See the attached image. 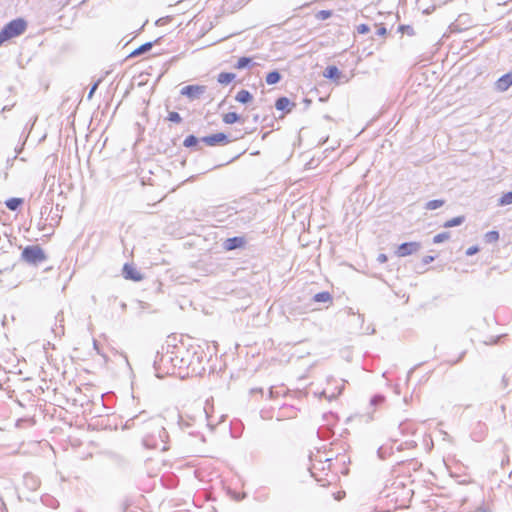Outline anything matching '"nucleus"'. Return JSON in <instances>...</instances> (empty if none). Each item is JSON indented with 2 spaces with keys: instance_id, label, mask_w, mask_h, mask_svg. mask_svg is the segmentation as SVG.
<instances>
[{
  "instance_id": "1",
  "label": "nucleus",
  "mask_w": 512,
  "mask_h": 512,
  "mask_svg": "<svg viewBox=\"0 0 512 512\" xmlns=\"http://www.w3.org/2000/svg\"><path fill=\"white\" fill-rule=\"evenodd\" d=\"M151 425L154 427V431L147 435L144 438V443L147 446H152L153 448H159L160 444H162L161 449L166 450V441L168 439V433L162 422L159 419L153 420Z\"/></svg>"
},
{
  "instance_id": "2",
  "label": "nucleus",
  "mask_w": 512,
  "mask_h": 512,
  "mask_svg": "<svg viewBox=\"0 0 512 512\" xmlns=\"http://www.w3.org/2000/svg\"><path fill=\"white\" fill-rule=\"evenodd\" d=\"M26 29L27 22L23 18L10 21L0 31V46L8 40L22 35Z\"/></svg>"
},
{
  "instance_id": "3",
  "label": "nucleus",
  "mask_w": 512,
  "mask_h": 512,
  "mask_svg": "<svg viewBox=\"0 0 512 512\" xmlns=\"http://www.w3.org/2000/svg\"><path fill=\"white\" fill-rule=\"evenodd\" d=\"M23 261L30 265L37 266L47 260L44 250L39 245L26 246L21 253Z\"/></svg>"
},
{
  "instance_id": "4",
  "label": "nucleus",
  "mask_w": 512,
  "mask_h": 512,
  "mask_svg": "<svg viewBox=\"0 0 512 512\" xmlns=\"http://www.w3.org/2000/svg\"><path fill=\"white\" fill-rule=\"evenodd\" d=\"M202 357V352L198 354L197 352L193 353L192 359L190 361L184 359V358H178L176 356L175 358L169 357V360L173 362V366H178L179 369H190L192 373H200V369L196 367V364H200V359Z\"/></svg>"
},
{
  "instance_id": "5",
  "label": "nucleus",
  "mask_w": 512,
  "mask_h": 512,
  "mask_svg": "<svg viewBox=\"0 0 512 512\" xmlns=\"http://www.w3.org/2000/svg\"><path fill=\"white\" fill-rule=\"evenodd\" d=\"M206 91L203 85H187L180 91L181 95L188 97L190 100L199 99Z\"/></svg>"
},
{
  "instance_id": "6",
  "label": "nucleus",
  "mask_w": 512,
  "mask_h": 512,
  "mask_svg": "<svg viewBox=\"0 0 512 512\" xmlns=\"http://www.w3.org/2000/svg\"><path fill=\"white\" fill-rule=\"evenodd\" d=\"M420 248L421 244L419 242H405L398 246L396 254L398 257H406L417 252Z\"/></svg>"
},
{
  "instance_id": "7",
  "label": "nucleus",
  "mask_w": 512,
  "mask_h": 512,
  "mask_svg": "<svg viewBox=\"0 0 512 512\" xmlns=\"http://www.w3.org/2000/svg\"><path fill=\"white\" fill-rule=\"evenodd\" d=\"M201 142L205 143L208 146H216L220 144H227L230 142V140L228 139V136L225 133L220 132L202 137Z\"/></svg>"
},
{
  "instance_id": "8",
  "label": "nucleus",
  "mask_w": 512,
  "mask_h": 512,
  "mask_svg": "<svg viewBox=\"0 0 512 512\" xmlns=\"http://www.w3.org/2000/svg\"><path fill=\"white\" fill-rule=\"evenodd\" d=\"M324 77L332 80H336L339 78V84L347 82V78L336 66H328L324 73Z\"/></svg>"
},
{
  "instance_id": "9",
  "label": "nucleus",
  "mask_w": 512,
  "mask_h": 512,
  "mask_svg": "<svg viewBox=\"0 0 512 512\" xmlns=\"http://www.w3.org/2000/svg\"><path fill=\"white\" fill-rule=\"evenodd\" d=\"M512 86V71L502 75L495 83V89L505 92Z\"/></svg>"
},
{
  "instance_id": "10",
  "label": "nucleus",
  "mask_w": 512,
  "mask_h": 512,
  "mask_svg": "<svg viewBox=\"0 0 512 512\" xmlns=\"http://www.w3.org/2000/svg\"><path fill=\"white\" fill-rule=\"evenodd\" d=\"M244 244H245V239L243 237L235 236V237L227 238L223 242V248L226 251H231V250H235V249L243 247Z\"/></svg>"
},
{
  "instance_id": "11",
  "label": "nucleus",
  "mask_w": 512,
  "mask_h": 512,
  "mask_svg": "<svg viewBox=\"0 0 512 512\" xmlns=\"http://www.w3.org/2000/svg\"><path fill=\"white\" fill-rule=\"evenodd\" d=\"M123 275L125 279L140 281L143 279L142 274L132 265L126 263L123 266Z\"/></svg>"
},
{
  "instance_id": "12",
  "label": "nucleus",
  "mask_w": 512,
  "mask_h": 512,
  "mask_svg": "<svg viewBox=\"0 0 512 512\" xmlns=\"http://www.w3.org/2000/svg\"><path fill=\"white\" fill-rule=\"evenodd\" d=\"M296 106L295 103L291 102L287 97H279L275 102V107L279 111L290 112L292 108Z\"/></svg>"
},
{
  "instance_id": "13",
  "label": "nucleus",
  "mask_w": 512,
  "mask_h": 512,
  "mask_svg": "<svg viewBox=\"0 0 512 512\" xmlns=\"http://www.w3.org/2000/svg\"><path fill=\"white\" fill-rule=\"evenodd\" d=\"M64 313L63 311H59L55 316V327L52 328V331L55 335L61 336L64 335Z\"/></svg>"
},
{
  "instance_id": "14",
  "label": "nucleus",
  "mask_w": 512,
  "mask_h": 512,
  "mask_svg": "<svg viewBox=\"0 0 512 512\" xmlns=\"http://www.w3.org/2000/svg\"><path fill=\"white\" fill-rule=\"evenodd\" d=\"M24 484L30 490H36L39 487V479L31 473L24 475Z\"/></svg>"
},
{
  "instance_id": "15",
  "label": "nucleus",
  "mask_w": 512,
  "mask_h": 512,
  "mask_svg": "<svg viewBox=\"0 0 512 512\" xmlns=\"http://www.w3.org/2000/svg\"><path fill=\"white\" fill-rule=\"evenodd\" d=\"M253 99V96L252 94L248 91V90H240L236 96H235V100L239 103H242V104H247L249 103L251 100Z\"/></svg>"
},
{
  "instance_id": "16",
  "label": "nucleus",
  "mask_w": 512,
  "mask_h": 512,
  "mask_svg": "<svg viewBox=\"0 0 512 512\" xmlns=\"http://www.w3.org/2000/svg\"><path fill=\"white\" fill-rule=\"evenodd\" d=\"M199 142H201V138H197L195 135H188L185 140L183 141V145L187 148H196V150H199L200 147H198Z\"/></svg>"
},
{
  "instance_id": "17",
  "label": "nucleus",
  "mask_w": 512,
  "mask_h": 512,
  "mask_svg": "<svg viewBox=\"0 0 512 512\" xmlns=\"http://www.w3.org/2000/svg\"><path fill=\"white\" fill-rule=\"evenodd\" d=\"M153 46V43L152 42H146L144 44H142L141 46H139L138 48H136L134 51H132L129 55V57H136V56H139L141 54H144L146 52H148Z\"/></svg>"
},
{
  "instance_id": "18",
  "label": "nucleus",
  "mask_w": 512,
  "mask_h": 512,
  "mask_svg": "<svg viewBox=\"0 0 512 512\" xmlns=\"http://www.w3.org/2000/svg\"><path fill=\"white\" fill-rule=\"evenodd\" d=\"M282 76L277 70H273L266 75L265 81L268 85L277 84L281 80Z\"/></svg>"
},
{
  "instance_id": "19",
  "label": "nucleus",
  "mask_w": 512,
  "mask_h": 512,
  "mask_svg": "<svg viewBox=\"0 0 512 512\" xmlns=\"http://www.w3.org/2000/svg\"><path fill=\"white\" fill-rule=\"evenodd\" d=\"M23 204L22 198H9L5 201L6 207L11 211H16Z\"/></svg>"
},
{
  "instance_id": "20",
  "label": "nucleus",
  "mask_w": 512,
  "mask_h": 512,
  "mask_svg": "<svg viewBox=\"0 0 512 512\" xmlns=\"http://www.w3.org/2000/svg\"><path fill=\"white\" fill-rule=\"evenodd\" d=\"M236 75L230 72H222L218 75L217 81L220 84L227 85L235 79Z\"/></svg>"
},
{
  "instance_id": "21",
  "label": "nucleus",
  "mask_w": 512,
  "mask_h": 512,
  "mask_svg": "<svg viewBox=\"0 0 512 512\" xmlns=\"http://www.w3.org/2000/svg\"><path fill=\"white\" fill-rule=\"evenodd\" d=\"M239 121L244 122V120L235 112H229L223 115V122L225 124H233Z\"/></svg>"
},
{
  "instance_id": "22",
  "label": "nucleus",
  "mask_w": 512,
  "mask_h": 512,
  "mask_svg": "<svg viewBox=\"0 0 512 512\" xmlns=\"http://www.w3.org/2000/svg\"><path fill=\"white\" fill-rule=\"evenodd\" d=\"M313 300L319 303L331 302L332 296L329 292L323 291L314 295Z\"/></svg>"
},
{
  "instance_id": "23",
  "label": "nucleus",
  "mask_w": 512,
  "mask_h": 512,
  "mask_svg": "<svg viewBox=\"0 0 512 512\" xmlns=\"http://www.w3.org/2000/svg\"><path fill=\"white\" fill-rule=\"evenodd\" d=\"M465 221V217L463 215L461 216H457V217H454L448 221H446L444 224H443V227L445 228H451V227H455V226H459L461 224H463Z\"/></svg>"
},
{
  "instance_id": "24",
  "label": "nucleus",
  "mask_w": 512,
  "mask_h": 512,
  "mask_svg": "<svg viewBox=\"0 0 512 512\" xmlns=\"http://www.w3.org/2000/svg\"><path fill=\"white\" fill-rule=\"evenodd\" d=\"M445 201L441 199L430 200L425 204L426 210H435L444 205Z\"/></svg>"
},
{
  "instance_id": "25",
  "label": "nucleus",
  "mask_w": 512,
  "mask_h": 512,
  "mask_svg": "<svg viewBox=\"0 0 512 512\" xmlns=\"http://www.w3.org/2000/svg\"><path fill=\"white\" fill-rule=\"evenodd\" d=\"M252 63V58L250 57H241L238 59L237 63L235 64L236 69H244L248 67Z\"/></svg>"
},
{
  "instance_id": "26",
  "label": "nucleus",
  "mask_w": 512,
  "mask_h": 512,
  "mask_svg": "<svg viewBox=\"0 0 512 512\" xmlns=\"http://www.w3.org/2000/svg\"><path fill=\"white\" fill-rule=\"evenodd\" d=\"M512 204V190L504 193L499 199L500 206H506Z\"/></svg>"
},
{
  "instance_id": "27",
  "label": "nucleus",
  "mask_w": 512,
  "mask_h": 512,
  "mask_svg": "<svg viewBox=\"0 0 512 512\" xmlns=\"http://www.w3.org/2000/svg\"><path fill=\"white\" fill-rule=\"evenodd\" d=\"M450 232H442L433 237V243L434 244H440L450 238Z\"/></svg>"
},
{
  "instance_id": "28",
  "label": "nucleus",
  "mask_w": 512,
  "mask_h": 512,
  "mask_svg": "<svg viewBox=\"0 0 512 512\" xmlns=\"http://www.w3.org/2000/svg\"><path fill=\"white\" fill-rule=\"evenodd\" d=\"M332 16V11L330 10H320L316 13L315 17L317 20L324 21Z\"/></svg>"
},
{
  "instance_id": "29",
  "label": "nucleus",
  "mask_w": 512,
  "mask_h": 512,
  "mask_svg": "<svg viewBox=\"0 0 512 512\" xmlns=\"http://www.w3.org/2000/svg\"><path fill=\"white\" fill-rule=\"evenodd\" d=\"M391 448H388L386 446H381L378 448L377 454L380 459H386L388 455L391 453Z\"/></svg>"
},
{
  "instance_id": "30",
  "label": "nucleus",
  "mask_w": 512,
  "mask_h": 512,
  "mask_svg": "<svg viewBox=\"0 0 512 512\" xmlns=\"http://www.w3.org/2000/svg\"><path fill=\"white\" fill-rule=\"evenodd\" d=\"M167 119L174 123H181V121H182V117L180 116V114L178 112H174V111L170 112L168 114Z\"/></svg>"
},
{
  "instance_id": "31",
  "label": "nucleus",
  "mask_w": 512,
  "mask_h": 512,
  "mask_svg": "<svg viewBox=\"0 0 512 512\" xmlns=\"http://www.w3.org/2000/svg\"><path fill=\"white\" fill-rule=\"evenodd\" d=\"M485 237L487 242H495L499 239V233L497 231H489Z\"/></svg>"
},
{
  "instance_id": "32",
  "label": "nucleus",
  "mask_w": 512,
  "mask_h": 512,
  "mask_svg": "<svg viewBox=\"0 0 512 512\" xmlns=\"http://www.w3.org/2000/svg\"><path fill=\"white\" fill-rule=\"evenodd\" d=\"M385 398L383 395H375L371 398L370 400V404L372 406H377V405H380L384 402Z\"/></svg>"
},
{
  "instance_id": "33",
  "label": "nucleus",
  "mask_w": 512,
  "mask_h": 512,
  "mask_svg": "<svg viewBox=\"0 0 512 512\" xmlns=\"http://www.w3.org/2000/svg\"><path fill=\"white\" fill-rule=\"evenodd\" d=\"M202 413H204V414H205V417H206V419H207V421H208V426L213 427V426H214V423L212 422V420H211V418H210V416H209V414H208V412H207L206 408H203ZM222 421H223V416H221V418H220V420L217 422V424H218V423H220V422H222ZM215 425H216V423H215Z\"/></svg>"
},
{
  "instance_id": "34",
  "label": "nucleus",
  "mask_w": 512,
  "mask_h": 512,
  "mask_svg": "<svg viewBox=\"0 0 512 512\" xmlns=\"http://www.w3.org/2000/svg\"><path fill=\"white\" fill-rule=\"evenodd\" d=\"M370 31V27L367 24H360L357 26V32L359 34H366Z\"/></svg>"
},
{
  "instance_id": "35",
  "label": "nucleus",
  "mask_w": 512,
  "mask_h": 512,
  "mask_svg": "<svg viewBox=\"0 0 512 512\" xmlns=\"http://www.w3.org/2000/svg\"><path fill=\"white\" fill-rule=\"evenodd\" d=\"M99 83H100V80H98L97 82H95V83L91 86V88H90V90H89V93H88V96H87V98H88V99H91V98H92L93 94L95 93V91H96V90H97V88H98Z\"/></svg>"
},
{
  "instance_id": "36",
  "label": "nucleus",
  "mask_w": 512,
  "mask_h": 512,
  "mask_svg": "<svg viewBox=\"0 0 512 512\" xmlns=\"http://www.w3.org/2000/svg\"><path fill=\"white\" fill-rule=\"evenodd\" d=\"M478 251H479L478 246H471L466 250V255L472 256V255L476 254Z\"/></svg>"
},
{
  "instance_id": "37",
  "label": "nucleus",
  "mask_w": 512,
  "mask_h": 512,
  "mask_svg": "<svg viewBox=\"0 0 512 512\" xmlns=\"http://www.w3.org/2000/svg\"><path fill=\"white\" fill-rule=\"evenodd\" d=\"M131 505V501L129 499H125L123 502H122V510L123 512H126L127 509L130 507Z\"/></svg>"
},
{
  "instance_id": "38",
  "label": "nucleus",
  "mask_w": 512,
  "mask_h": 512,
  "mask_svg": "<svg viewBox=\"0 0 512 512\" xmlns=\"http://www.w3.org/2000/svg\"><path fill=\"white\" fill-rule=\"evenodd\" d=\"M432 261H434V257L430 256V255L424 256L422 259V262L424 265H427V264L431 263Z\"/></svg>"
},
{
  "instance_id": "39",
  "label": "nucleus",
  "mask_w": 512,
  "mask_h": 512,
  "mask_svg": "<svg viewBox=\"0 0 512 512\" xmlns=\"http://www.w3.org/2000/svg\"><path fill=\"white\" fill-rule=\"evenodd\" d=\"M386 33H387V29L384 26L378 28V30H377V35H379V36H384V35H386Z\"/></svg>"
},
{
  "instance_id": "40",
  "label": "nucleus",
  "mask_w": 512,
  "mask_h": 512,
  "mask_svg": "<svg viewBox=\"0 0 512 512\" xmlns=\"http://www.w3.org/2000/svg\"><path fill=\"white\" fill-rule=\"evenodd\" d=\"M377 260L380 263H384L387 261V256L385 254H379Z\"/></svg>"
},
{
  "instance_id": "41",
  "label": "nucleus",
  "mask_w": 512,
  "mask_h": 512,
  "mask_svg": "<svg viewBox=\"0 0 512 512\" xmlns=\"http://www.w3.org/2000/svg\"><path fill=\"white\" fill-rule=\"evenodd\" d=\"M401 29L405 30L410 35H412L414 33L413 28L410 26H402Z\"/></svg>"
},
{
  "instance_id": "42",
  "label": "nucleus",
  "mask_w": 512,
  "mask_h": 512,
  "mask_svg": "<svg viewBox=\"0 0 512 512\" xmlns=\"http://www.w3.org/2000/svg\"><path fill=\"white\" fill-rule=\"evenodd\" d=\"M314 469H316V465L315 464H313V466L311 468H309L311 476L314 477L317 481H320L319 479L316 478V475L314 473Z\"/></svg>"
},
{
  "instance_id": "43",
  "label": "nucleus",
  "mask_w": 512,
  "mask_h": 512,
  "mask_svg": "<svg viewBox=\"0 0 512 512\" xmlns=\"http://www.w3.org/2000/svg\"><path fill=\"white\" fill-rule=\"evenodd\" d=\"M345 495L344 492H338L336 495H335V499L336 500H340L342 499V497Z\"/></svg>"
},
{
  "instance_id": "44",
  "label": "nucleus",
  "mask_w": 512,
  "mask_h": 512,
  "mask_svg": "<svg viewBox=\"0 0 512 512\" xmlns=\"http://www.w3.org/2000/svg\"><path fill=\"white\" fill-rule=\"evenodd\" d=\"M500 409H501V412H502V414H503V419H505V414H504V413H505V406H504V405H501V406H500Z\"/></svg>"
},
{
  "instance_id": "45",
  "label": "nucleus",
  "mask_w": 512,
  "mask_h": 512,
  "mask_svg": "<svg viewBox=\"0 0 512 512\" xmlns=\"http://www.w3.org/2000/svg\"><path fill=\"white\" fill-rule=\"evenodd\" d=\"M23 421H24L23 419L18 420V421H17V423H16V425H17V426H20V423H21V422H23Z\"/></svg>"
},
{
  "instance_id": "46",
  "label": "nucleus",
  "mask_w": 512,
  "mask_h": 512,
  "mask_svg": "<svg viewBox=\"0 0 512 512\" xmlns=\"http://www.w3.org/2000/svg\"><path fill=\"white\" fill-rule=\"evenodd\" d=\"M179 424H180V425H183V419H182V417H180Z\"/></svg>"
},
{
  "instance_id": "47",
  "label": "nucleus",
  "mask_w": 512,
  "mask_h": 512,
  "mask_svg": "<svg viewBox=\"0 0 512 512\" xmlns=\"http://www.w3.org/2000/svg\"><path fill=\"white\" fill-rule=\"evenodd\" d=\"M258 118H259V116H258V115H255V116H254V121H258Z\"/></svg>"
},
{
  "instance_id": "48",
  "label": "nucleus",
  "mask_w": 512,
  "mask_h": 512,
  "mask_svg": "<svg viewBox=\"0 0 512 512\" xmlns=\"http://www.w3.org/2000/svg\"><path fill=\"white\" fill-rule=\"evenodd\" d=\"M165 358H166V356H162V357H161V361H164V360H165Z\"/></svg>"
}]
</instances>
